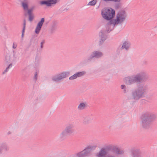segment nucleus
<instances>
[{
	"mask_svg": "<svg viewBox=\"0 0 157 157\" xmlns=\"http://www.w3.org/2000/svg\"><path fill=\"white\" fill-rule=\"evenodd\" d=\"M93 120V117L92 115H90L84 117L83 123L85 124H88Z\"/></svg>",
	"mask_w": 157,
	"mask_h": 157,
	"instance_id": "nucleus-15",
	"label": "nucleus"
},
{
	"mask_svg": "<svg viewBox=\"0 0 157 157\" xmlns=\"http://www.w3.org/2000/svg\"><path fill=\"white\" fill-rule=\"evenodd\" d=\"M44 21V18H42L41 19V20L38 23L35 30V32L36 34H38L40 32Z\"/></svg>",
	"mask_w": 157,
	"mask_h": 157,
	"instance_id": "nucleus-12",
	"label": "nucleus"
},
{
	"mask_svg": "<svg viewBox=\"0 0 157 157\" xmlns=\"http://www.w3.org/2000/svg\"><path fill=\"white\" fill-rule=\"evenodd\" d=\"M105 40H100L99 41V44H101L104 42Z\"/></svg>",
	"mask_w": 157,
	"mask_h": 157,
	"instance_id": "nucleus-34",
	"label": "nucleus"
},
{
	"mask_svg": "<svg viewBox=\"0 0 157 157\" xmlns=\"http://www.w3.org/2000/svg\"><path fill=\"white\" fill-rule=\"evenodd\" d=\"M13 52L14 53V51H13Z\"/></svg>",
	"mask_w": 157,
	"mask_h": 157,
	"instance_id": "nucleus-43",
	"label": "nucleus"
},
{
	"mask_svg": "<svg viewBox=\"0 0 157 157\" xmlns=\"http://www.w3.org/2000/svg\"><path fill=\"white\" fill-rule=\"evenodd\" d=\"M11 56L10 53H7L5 55V61L6 64H8L10 62Z\"/></svg>",
	"mask_w": 157,
	"mask_h": 157,
	"instance_id": "nucleus-17",
	"label": "nucleus"
},
{
	"mask_svg": "<svg viewBox=\"0 0 157 157\" xmlns=\"http://www.w3.org/2000/svg\"><path fill=\"white\" fill-rule=\"evenodd\" d=\"M40 4L41 5H45L47 7H50V4L48 0L47 1H42L40 2Z\"/></svg>",
	"mask_w": 157,
	"mask_h": 157,
	"instance_id": "nucleus-22",
	"label": "nucleus"
},
{
	"mask_svg": "<svg viewBox=\"0 0 157 157\" xmlns=\"http://www.w3.org/2000/svg\"><path fill=\"white\" fill-rule=\"evenodd\" d=\"M96 146H88L83 150L77 153L68 155L67 157H87L91 155V152L96 148Z\"/></svg>",
	"mask_w": 157,
	"mask_h": 157,
	"instance_id": "nucleus-4",
	"label": "nucleus"
},
{
	"mask_svg": "<svg viewBox=\"0 0 157 157\" xmlns=\"http://www.w3.org/2000/svg\"><path fill=\"white\" fill-rule=\"evenodd\" d=\"M12 66V63H10L9 64V65L6 68V69L4 70V72L2 73V74L3 75L6 72H7L9 68L10 67H11Z\"/></svg>",
	"mask_w": 157,
	"mask_h": 157,
	"instance_id": "nucleus-25",
	"label": "nucleus"
},
{
	"mask_svg": "<svg viewBox=\"0 0 157 157\" xmlns=\"http://www.w3.org/2000/svg\"><path fill=\"white\" fill-rule=\"evenodd\" d=\"M103 53L99 51H93L90 55L89 57L86 60L87 62L91 61L94 59H99L102 57Z\"/></svg>",
	"mask_w": 157,
	"mask_h": 157,
	"instance_id": "nucleus-8",
	"label": "nucleus"
},
{
	"mask_svg": "<svg viewBox=\"0 0 157 157\" xmlns=\"http://www.w3.org/2000/svg\"><path fill=\"white\" fill-rule=\"evenodd\" d=\"M0 147L2 150H4L5 152L9 150V148L8 144L6 143H3L0 144Z\"/></svg>",
	"mask_w": 157,
	"mask_h": 157,
	"instance_id": "nucleus-16",
	"label": "nucleus"
},
{
	"mask_svg": "<svg viewBox=\"0 0 157 157\" xmlns=\"http://www.w3.org/2000/svg\"><path fill=\"white\" fill-rule=\"evenodd\" d=\"M102 1L105 2H108L110 1H112V0H102Z\"/></svg>",
	"mask_w": 157,
	"mask_h": 157,
	"instance_id": "nucleus-35",
	"label": "nucleus"
},
{
	"mask_svg": "<svg viewBox=\"0 0 157 157\" xmlns=\"http://www.w3.org/2000/svg\"><path fill=\"white\" fill-rule=\"evenodd\" d=\"M157 115L149 112H146L144 113L141 118V124L144 128H149L152 122L156 119Z\"/></svg>",
	"mask_w": 157,
	"mask_h": 157,
	"instance_id": "nucleus-2",
	"label": "nucleus"
},
{
	"mask_svg": "<svg viewBox=\"0 0 157 157\" xmlns=\"http://www.w3.org/2000/svg\"><path fill=\"white\" fill-rule=\"evenodd\" d=\"M126 87L124 85H121V88L122 89H124Z\"/></svg>",
	"mask_w": 157,
	"mask_h": 157,
	"instance_id": "nucleus-36",
	"label": "nucleus"
},
{
	"mask_svg": "<svg viewBox=\"0 0 157 157\" xmlns=\"http://www.w3.org/2000/svg\"><path fill=\"white\" fill-rule=\"evenodd\" d=\"M127 14L125 11L121 10L119 11L116 14V18L112 20L115 25L121 24L125 20Z\"/></svg>",
	"mask_w": 157,
	"mask_h": 157,
	"instance_id": "nucleus-6",
	"label": "nucleus"
},
{
	"mask_svg": "<svg viewBox=\"0 0 157 157\" xmlns=\"http://www.w3.org/2000/svg\"><path fill=\"white\" fill-rule=\"evenodd\" d=\"M106 151H109L107 149V146L102 148L96 155V157H105Z\"/></svg>",
	"mask_w": 157,
	"mask_h": 157,
	"instance_id": "nucleus-13",
	"label": "nucleus"
},
{
	"mask_svg": "<svg viewBox=\"0 0 157 157\" xmlns=\"http://www.w3.org/2000/svg\"><path fill=\"white\" fill-rule=\"evenodd\" d=\"M43 100L42 97L41 95L37 97L34 100V102L35 103H38L40 102Z\"/></svg>",
	"mask_w": 157,
	"mask_h": 157,
	"instance_id": "nucleus-20",
	"label": "nucleus"
},
{
	"mask_svg": "<svg viewBox=\"0 0 157 157\" xmlns=\"http://www.w3.org/2000/svg\"><path fill=\"white\" fill-rule=\"evenodd\" d=\"M115 25H115L113 23L112 20H111L106 25L105 27L106 31L108 33L110 32L113 29Z\"/></svg>",
	"mask_w": 157,
	"mask_h": 157,
	"instance_id": "nucleus-11",
	"label": "nucleus"
},
{
	"mask_svg": "<svg viewBox=\"0 0 157 157\" xmlns=\"http://www.w3.org/2000/svg\"><path fill=\"white\" fill-rule=\"evenodd\" d=\"M45 43L44 40H43L40 43V48H43V45Z\"/></svg>",
	"mask_w": 157,
	"mask_h": 157,
	"instance_id": "nucleus-31",
	"label": "nucleus"
},
{
	"mask_svg": "<svg viewBox=\"0 0 157 157\" xmlns=\"http://www.w3.org/2000/svg\"><path fill=\"white\" fill-rule=\"evenodd\" d=\"M107 149L109 151H112L115 154L118 155H122L124 152L122 150L116 146L109 145L107 146Z\"/></svg>",
	"mask_w": 157,
	"mask_h": 157,
	"instance_id": "nucleus-9",
	"label": "nucleus"
},
{
	"mask_svg": "<svg viewBox=\"0 0 157 157\" xmlns=\"http://www.w3.org/2000/svg\"><path fill=\"white\" fill-rule=\"evenodd\" d=\"M97 0H93L87 4L88 6H94L97 2Z\"/></svg>",
	"mask_w": 157,
	"mask_h": 157,
	"instance_id": "nucleus-26",
	"label": "nucleus"
},
{
	"mask_svg": "<svg viewBox=\"0 0 157 157\" xmlns=\"http://www.w3.org/2000/svg\"><path fill=\"white\" fill-rule=\"evenodd\" d=\"M11 133V132H8V134H10Z\"/></svg>",
	"mask_w": 157,
	"mask_h": 157,
	"instance_id": "nucleus-41",
	"label": "nucleus"
},
{
	"mask_svg": "<svg viewBox=\"0 0 157 157\" xmlns=\"http://www.w3.org/2000/svg\"><path fill=\"white\" fill-rule=\"evenodd\" d=\"M86 73V72L84 71H79L76 73V75L78 77H80L83 76Z\"/></svg>",
	"mask_w": 157,
	"mask_h": 157,
	"instance_id": "nucleus-23",
	"label": "nucleus"
},
{
	"mask_svg": "<svg viewBox=\"0 0 157 157\" xmlns=\"http://www.w3.org/2000/svg\"><path fill=\"white\" fill-rule=\"evenodd\" d=\"M149 77L145 72H141L135 75L126 77L124 78L125 84L130 85L136 83L139 85L137 88L132 92L133 98L135 100H138L144 97L148 90V86L143 84H140L147 81Z\"/></svg>",
	"mask_w": 157,
	"mask_h": 157,
	"instance_id": "nucleus-1",
	"label": "nucleus"
},
{
	"mask_svg": "<svg viewBox=\"0 0 157 157\" xmlns=\"http://www.w3.org/2000/svg\"><path fill=\"white\" fill-rule=\"evenodd\" d=\"M105 157H115V156L109 152V151H106Z\"/></svg>",
	"mask_w": 157,
	"mask_h": 157,
	"instance_id": "nucleus-27",
	"label": "nucleus"
},
{
	"mask_svg": "<svg viewBox=\"0 0 157 157\" xmlns=\"http://www.w3.org/2000/svg\"><path fill=\"white\" fill-rule=\"evenodd\" d=\"M17 47V43L15 42H13V48L14 49H15Z\"/></svg>",
	"mask_w": 157,
	"mask_h": 157,
	"instance_id": "nucleus-32",
	"label": "nucleus"
},
{
	"mask_svg": "<svg viewBox=\"0 0 157 157\" xmlns=\"http://www.w3.org/2000/svg\"><path fill=\"white\" fill-rule=\"evenodd\" d=\"M117 4H116L115 5V8L116 9H117L120 8L121 6V4L120 2H117Z\"/></svg>",
	"mask_w": 157,
	"mask_h": 157,
	"instance_id": "nucleus-29",
	"label": "nucleus"
},
{
	"mask_svg": "<svg viewBox=\"0 0 157 157\" xmlns=\"http://www.w3.org/2000/svg\"><path fill=\"white\" fill-rule=\"evenodd\" d=\"M3 19L0 20V33H5L7 31V29L4 24Z\"/></svg>",
	"mask_w": 157,
	"mask_h": 157,
	"instance_id": "nucleus-14",
	"label": "nucleus"
},
{
	"mask_svg": "<svg viewBox=\"0 0 157 157\" xmlns=\"http://www.w3.org/2000/svg\"><path fill=\"white\" fill-rule=\"evenodd\" d=\"M86 107V103L82 102L78 105V110H83L85 109Z\"/></svg>",
	"mask_w": 157,
	"mask_h": 157,
	"instance_id": "nucleus-18",
	"label": "nucleus"
},
{
	"mask_svg": "<svg viewBox=\"0 0 157 157\" xmlns=\"http://www.w3.org/2000/svg\"><path fill=\"white\" fill-rule=\"evenodd\" d=\"M29 0H22L21 1V6L25 12V16H26L28 14L29 16L28 20L29 21L31 22L34 18V16L32 13V11L35 9V6H32L29 9Z\"/></svg>",
	"mask_w": 157,
	"mask_h": 157,
	"instance_id": "nucleus-3",
	"label": "nucleus"
},
{
	"mask_svg": "<svg viewBox=\"0 0 157 157\" xmlns=\"http://www.w3.org/2000/svg\"><path fill=\"white\" fill-rule=\"evenodd\" d=\"M121 0H112V2H120Z\"/></svg>",
	"mask_w": 157,
	"mask_h": 157,
	"instance_id": "nucleus-33",
	"label": "nucleus"
},
{
	"mask_svg": "<svg viewBox=\"0 0 157 157\" xmlns=\"http://www.w3.org/2000/svg\"><path fill=\"white\" fill-rule=\"evenodd\" d=\"M13 56L15 59L17 58V56L15 54L13 55Z\"/></svg>",
	"mask_w": 157,
	"mask_h": 157,
	"instance_id": "nucleus-39",
	"label": "nucleus"
},
{
	"mask_svg": "<svg viewBox=\"0 0 157 157\" xmlns=\"http://www.w3.org/2000/svg\"><path fill=\"white\" fill-rule=\"evenodd\" d=\"M69 72H63L56 76H54L52 78L53 81H58L59 80L67 77L69 75Z\"/></svg>",
	"mask_w": 157,
	"mask_h": 157,
	"instance_id": "nucleus-10",
	"label": "nucleus"
},
{
	"mask_svg": "<svg viewBox=\"0 0 157 157\" xmlns=\"http://www.w3.org/2000/svg\"><path fill=\"white\" fill-rule=\"evenodd\" d=\"M99 35L101 38L102 39L103 38L104 35L102 31H101L99 33Z\"/></svg>",
	"mask_w": 157,
	"mask_h": 157,
	"instance_id": "nucleus-30",
	"label": "nucleus"
},
{
	"mask_svg": "<svg viewBox=\"0 0 157 157\" xmlns=\"http://www.w3.org/2000/svg\"><path fill=\"white\" fill-rule=\"evenodd\" d=\"M123 89L124 93H125L126 92V87H125Z\"/></svg>",
	"mask_w": 157,
	"mask_h": 157,
	"instance_id": "nucleus-37",
	"label": "nucleus"
},
{
	"mask_svg": "<svg viewBox=\"0 0 157 157\" xmlns=\"http://www.w3.org/2000/svg\"><path fill=\"white\" fill-rule=\"evenodd\" d=\"M130 45V43L129 42L125 41L123 43L121 48H125L126 49H127L129 48Z\"/></svg>",
	"mask_w": 157,
	"mask_h": 157,
	"instance_id": "nucleus-19",
	"label": "nucleus"
},
{
	"mask_svg": "<svg viewBox=\"0 0 157 157\" xmlns=\"http://www.w3.org/2000/svg\"><path fill=\"white\" fill-rule=\"evenodd\" d=\"M37 75V72H36L35 74V81H36V80Z\"/></svg>",
	"mask_w": 157,
	"mask_h": 157,
	"instance_id": "nucleus-38",
	"label": "nucleus"
},
{
	"mask_svg": "<svg viewBox=\"0 0 157 157\" xmlns=\"http://www.w3.org/2000/svg\"><path fill=\"white\" fill-rule=\"evenodd\" d=\"M101 14L104 19L109 20L113 18L115 15V11L111 8H105L101 10Z\"/></svg>",
	"mask_w": 157,
	"mask_h": 157,
	"instance_id": "nucleus-7",
	"label": "nucleus"
},
{
	"mask_svg": "<svg viewBox=\"0 0 157 157\" xmlns=\"http://www.w3.org/2000/svg\"><path fill=\"white\" fill-rule=\"evenodd\" d=\"M50 4V6L55 5L56 4L58 3L60 0H48Z\"/></svg>",
	"mask_w": 157,
	"mask_h": 157,
	"instance_id": "nucleus-21",
	"label": "nucleus"
},
{
	"mask_svg": "<svg viewBox=\"0 0 157 157\" xmlns=\"http://www.w3.org/2000/svg\"><path fill=\"white\" fill-rule=\"evenodd\" d=\"M2 149H1V148L0 147V154L2 153Z\"/></svg>",
	"mask_w": 157,
	"mask_h": 157,
	"instance_id": "nucleus-40",
	"label": "nucleus"
},
{
	"mask_svg": "<svg viewBox=\"0 0 157 157\" xmlns=\"http://www.w3.org/2000/svg\"><path fill=\"white\" fill-rule=\"evenodd\" d=\"M77 78V77L76 75V74H74L72 76L70 77L69 78V79L70 80H72L74 79H76Z\"/></svg>",
	"mask_w": 157,
	"mask_h": 157,
	"instance_id": "nucleus-28",
	"label": "nucleus"
},
{
	"mask_svg": "<svg viewBox=\"0 0 157 157\" xmlns=\"http://www.w3.org/2000/svg\"><path fill=\"white\" fill-rule=\"evenodd\" d=\"M23 27L22 30V37H23L24 36V33L25 32V27H26V20L25 19H24L23 20Z\"/></svg>",
	"mask_w": 157,
	"mask_h": 157,
	"instance_id": "nucleus-24",
	"label": "nucleus"
},
{
	"mask_svg": "<svg viewBox=\"0 0 157 157\" xmlns=\"http://www.w3.org/2000/svg\"><path fill=\"white\" fill-rule=\"evenodd\" d=\"M110 128V126H109V128Z\"/></svg>",
	"mask_w": 157,
	"mask_h": 157,
	"instance_id": "nucleus-42",
	"label": "nucleus"
},
{
	"mask_svg": "<svg viewBox=\"0 0 157 157\" xmlns=\"http://www.w3.org/2000/svg\"><path fill=\"white\" fill-rule=\"evenodd\" d=\"M74 126L72 124H69L66 125L64 130L60 133L59 139L61 141L64 140L68 136L72 134L73 132Z\"/></svg>",
	"mask_w": 157,
	"mask_h": 157,
	"instance_id": "nucleus-5",
	"label": "nucleus"
}]
</instances>
